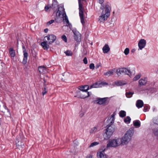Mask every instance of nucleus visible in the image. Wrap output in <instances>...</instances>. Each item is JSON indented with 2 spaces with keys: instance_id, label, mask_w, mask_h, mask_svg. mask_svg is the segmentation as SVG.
<instances>
[{
  "instance_id": "obj_1",
  "label": "nucleus",
  "mask_w": 158,
  "mask_h": 158,
  "mask_svg": "<svg viewBox=\"0 0 158 158\" xmlns=\"http://www.w3.org/2000/svg\"><path fill=\"white\" fill-rule=\"evenodd\" d=\"M114 116V114H113L108 118L106 121L108 123L107 125V127L104 130L105 133L103 135L104 138L105 140L109 139L114 131L115 126L114 124L115 120Z\"/></svg>"
},
{
  "instance_id": "obj_2",
  "label": "nucleus",
  "mask_w": 158,
  "mask_h": 158,
  "mask_svg": "<svg viewBox=\"0 0 158 158\" xmlns=\"http://www.w3.org/2000/svg\"><path fill=\"white\" fill-rule=\"evenodd\" d=\"M114 116V114H113L108 118L106 121L108 123L107 125V127L104 130L105 133L103 135L104 138L105 140L109 139L114 131L115 126L114 124L115 120Z\"/></svg>"
},
{
  "instance_id": "obj_3",
  "label": "nucleus",
  "mask_w": 158,
  "mask_h": 158,
  "mask_svg": "<svg viewBox=\"0 0 158 158\" xmlns=\"http://www.w3.org/2000/svg\"><path fill=\"white\" fill-rule=\"evenodd\" d=\"M111 8L110 4L108 2L104 3L101 6L100 9L102 10V12L99 17L101 22H104L107 19L110 15Z\"/></svg>"
},
{
  "instance_id": "obj_4",
  "label": "nucleus",
  "mask_w": 158,
  "mask_h": 158,
  "mask_svg": "<svg viewBox=\"0 0 158 158\" xmlns=\"http://www.w3.org/2000/svg\"><path fill=\"white\" fill-rule=\"evenodd\" d=\"M134 133V128H131L125 134L124 136L120 139L121 144L124 145L129 142Z\"/></svg>"
},
{
  "instance_id": "obj_5",
  "label": "nucleus",
  "mask_w": 158,
  "mask_h": 158,
  "mask_svg": "<svg viewBox=\"0 0 158 158\" xmlns=\"http://www.w3.org/2000/svg\"><path fill=\"white\" fill-rule=\"evenodd\" d=\"M120 138L114 139L109 140L106 145L107 148L110 147L115 148L121 144Z\"/></svg>"
},
{
  "instance_id": "obj_6",
  "label": "nucleus",
  "mask_w": 158,
  "mask_h": 158,
  "mask_svg": "<svg viewBox=\"0 0 158 158\" xmlns=\"http://www.w3.org/2000/svg\"><path fill=\"white\" fill-rule=\"evenodd\" d=\"M24 137L22 134H20L16 138V147L17 148L20 149L24 146V143L22 140L24 139Z\"/></svg>"
},
{
  "instance_id": "obj_7",
  "label": "nucleus",
  "mask_w": 158,
  "mask_h": 158,
  "mask_svg": "<svg viewBox=\"0 0 158 158\" xmlns=\"http://www.w3.org/2000/svg\"><path fill=\"white\" fill-rule=\"evenodd\" d=\"M132 73L130 69L124 68L120 69L117 71V74L119 76L121 74H124L130 76L132 75Z\"/></svg>"
},
{
  "instance_id": "obj_8",
  "label": "nucleus",
  "mask_w": 158,
  "mask_h": 158,
  "mask_svg": "<svg viewBox=\"0 0 158 158\" xmlns=\"http://www.w3.org/2000/svg\"><path fill=\"white\" fill-rule=\"evenodd\" d=\"M77 96L81 98H85L89 96V93L86 91L80 90L77 92Z\"/></svg>"
},
{
  "instance_id": "obj_9",
  "label": "nucleus",
  "mask_w": 158,
  "mask_h": 158,
  "mask_svg": "<svg viewBox=\"0 0 158 158\" xmlns=\"http://www.w3.org/2000/svg\"><path fill=\"white\" fill-rule=\"evenodd\" d=\"M106 148H103L102 149L99 150L98 152L97 153V156L98 158H108V156L105 154V151Z\"/></svg>"
},
{
  "instance_id": "obj_10",
  "label": "nucleus",
  "mask_w": 158,
  "mask_h": 158,
  "mask_svg": "<svg viewBox=\"0 0 158 158\" xmlns=\"http://www.w3.org/2000/svg\"><path fill=\"white\" fill-rule=\"evenodd\" d=\"M58 6L57 2L55 0H54L53 1L52 5L49 4L45 6L44 9L46 11H47L48 9H50V10H54L55 8H56Z\"/></svg>"
},
{
  "instance_id": "obj_11",
  "label": "nucleus",
  "mask_w": 158,
  "mask_h": 158,
  "mask_svg": "<svg viewBox=\"0 0 158 158\" xmlns=\"http://www.w3.org/2000/svg\"><path fill=\"white\" fill-rule=\"evenodd\" d=\"M48 41V44H50L53 43L56 39V37L53 35H48L45 37Z\"/></svg>"
},
{
  "instance_id": "obj_12",
  "label": "nucleus",
  "mask_w": 158,
  "mask_h": 158,
  "mask_svg": "<svg viewBox=\"0 0 158 158\" xmlns=\"http://www.w3.org/2000/svg\"><path fill=\"white\" fill-rule=\"evenodd\" d=\"M49 79L48 77L47 76H45L44 77L43 79V80L44 81V87L43 89V92L42 93V95L44 96L45 94H46L47 92V91L46 89L47 87L46 86V85L45 84L47 82V80Z\"/></svg>"
},
{
  "instance_id": "obj_13",
  "label": "nucleus",
  "mask_w": 158,
  "mask_h": 158,
  "mask_svg": "<svg viewBox=\"0 0 158 158\" xmlns=\"http://www.w3.org/2000/svg\"><path fill=\"white\" fill-rule=\"evenodd\" d=\"M146 44V40L143 39H141L139 41L138 45L139 49L142 50L144 48Z\"/></svg>"
},
{
  "instance_id": "obj_14",
  "label": "nucleus",
  "mask_w": 158,
  "mask_h": 158,
  "mask_svg": "<svg viewBox=\"0 0 158 158\" xmlns=\"http://www.w3.org/2000/svg\"><path fill=\"white\" fill-rule=\"evenodd\" d=\"M107 98H97V100L96 101L97 102L96 103L99 105H102L106 102V99Z\"/></svg>"
},
{
  "instance_id": "obj_15",
  "label": "nucleus",
  "mask_w": 158,
  "mask_h": 158,
  "mask_svg": "<svg viewBox=\"0 0 158 158\" xmlns=\"http://www.w3.org/2000/svg\"><path fill=\"white\" fill-rule=\"evenodd\" d=\"M61 9H62V12H61V14L63 16H64V15H65V16L64 17V19H63V22H64V21L66 22L67 24H69V21L68 18L65 12L64 11V8L62 7H61Z\"/></svg>"
},
{
  "instance_id": "obj_16",
  "label": "nucleus",
  "mask_w": 158,
  "mask_h": 158,
  "mask_svg": "<svg viewBox=\"0 0 158 158\" xmlns=\"http://www.w3.org/2000/svg\"><path fill=\"white\" fill-rule=\"evenodd\" d=\"M147 82V80L146 78H142L139 80V81L140 85L143 86L146 85Z\"/></svg>"
},
{
  "instance_id": "obj_17",
  "label": "nucleus",
  "mask_w": 158,
  "mask_h": 158,
  "mask_svg": "<svg viewBox=\"0 0 158 158\" xmlns=\"http://www.w3.org/2000/svg\"><path fill=\"white\" fill-rule=\"evenodd\" d=\"M136 106L138 108L142 107L143 106V102L141 100H138L136 102Z\"/></svg>"
},
{
  "instance_id": "obj_18",
  "label": "nucleus",
  "mask_w": 158,
  "mask_h": 158,
  "mask_svg": "<svg viewBox=\"0 0 158 158\" xmlns=\"http://www.w3.org/2000/svg\"><path fill=\"white\" fill-rule=\"evenodd\" d=\"M110 50V48L107 44H106L102 48L103 52L104 53H108Z\"/></svg>"
},
{
  "instance_id": "obj_19",
  "label": "nucleus",
  "mask_w": 158,
  "mask_h": 158,
  "mask_svg": "<svg viewBox=\"0 0 158 158\" xmlns=\"http://www.w3.org/2000/svg\"><path fill=\"white\" fill-rule=\"evenodd\" d=\"M23 55L24 57L22 61V63L23 64H25L27 62V60L28 57V54L26 51H24Z\"/></svg>"
},
{
  "instance_id": "obj_20",
  "label": "nucleus",
  "mask_w": 158,
  "mask_h": 158,
  "mask_svg": "<svg viewBox=\"0 0 158 158\" xmlns=\"http://www.w3.org/2000/svg\"><path fill=\"white\" fill-rule=\"evenodd\" d=\"M89 86L88 85H85L84 86H79L78 87V89L81 91H87L89 89Z\"/></svg>"
},
{
  "instance_id": "obj_21",
  "label": "nucleus",
  "mask_w": 158,
  "mask_h": 158,
  "mask_svg": "<svg viewBox=\"0 0 158 158\" xmlns=\"http://www.w3.org/2000/svg\"><path fill=\"white\" fill-rule=\"evenodd\" d=\"M40 45L42 46L44 50H47L49 48V45L45 41L42 42L40 44Z\"/></svg>"
},
{
  "instance_id": "obj_22",
  "label": "nucleus",
  "mask_w": 158,
  "mask_h": 158,
  "mask_svg": "<svg viewBox=\"0 0 158 158\" xmlns=\"http://www.w3.org/2000/svg\"><path fill=\"white\" fill-rule=\"evenodd\" d=\"M9 53L11 57H14L15 55V50L13 48H10L9 49Z\"/></svg>"
},
{
  "instance_id": "obj_23",
  "label": "nucleus",
  "mask_w": 158,
  "mask_h": 158,
  "mask_svg": "<svg viewBox=\"0 0 158 158\" xmlns=\"http://www.w3.org/2000/svg\"><path fill=\"white\" fill-rule=\"evenodd\" d=\"M134 126L136 127H139L140 126V123L139 120H136L133 122Z\"/></svg>"
},
{
  "instance_id": "obj_24",
  "label": "nucleus",
  "mask_w": 158,
  "mask_h": 158,
  "mask_svg": "<svg viewBox=\"0 0 158 158\" xmlns=\"http://www.w3.org/2000/svg\"><path fill=\"white\" fill-rule=\"evenodd\" d=\"M115 85L118 86L124 85L126 84L125 82L121 81H116L115 82Z\"/></svg>"
},
{
  "instance_id": "obj_25",
  "label": "nucleus",
  "mask_w": 158,
  "mask_h": 158,
  "mask_svg": "<svg viewBox=\"0 0 158 158\" xmlns=\"http://www.w3.org/2000/svg\"><path fill=\"white\" fill-rule=\"evenodd\" d=\"M119 115L120 117L123 118L126 115V112L124 110H121L119 113Z\"/></svg>"
},
{
  "instance_id": "obj_26",
  "label": "nucleus",
  "mask_w": 158,
  "mask_h": 158,
  "mask_svg": "<svg viewBox=\"0 0 158 158\" xmlns=\"http://www.w3.org/2000/svg\"><path fill=\"white\" fill-rule=\"evenodd\" d=\"M80 34H79V35H78L77 36V35H75L74 36V39L77 42H79L81 41V36H80Z\"/></svg>"
},
{
  "instance_id": "obj_27",
  "label": "nucleus",
  "mask_w": 158,
  "mask_h": 158,
  "mask_svg": "<svg viewBox=\"0 0 158 158\" xmlns=\"http://www.w3.org/2000/svg\"><path fill=\"white\" fill-rule=\"evenodd\" d=\"M134 94L133 92L129 91L126 92V95L127 98H130L132 97V95Z\"/></svg>"
},
{
  "instance_id": "obj_28",
  "label": "nucleus",
  "mask_w": 158,
  "mask_h": 158,
  "mask_svg": "<svg viewBox=\"0 0 158 158\" xmlns=\"http://www.w3.org/2000/svg\"><path fill=\"white\" fill-rule=\"evenodd\" d=\"M124 121L125 123L128 124L131 122V118L129 116H127L124 119Z\"/></svg>"
},
{
  "instance_id": "obj_29",
  "label": "nucleus",
  "mask_w": 158,
  "mask_h": 158,
  "mask_svg": "<svg viewBox=\"0 0 158 158\" xmlns=\"http://www.w3.org/2000/svg\"><path fill=\"white\" fill-rule=\"evenodd\" d=\"M153 133L155 136L158 137V127L153 129Z\"/></svg>"
},
{
  "instance_id": "obj_30",
  "label": "nucleus",
  "mask_w": 158,
  "mask_h": 158,
  "mask_svg": "<svg viewBox=\"0 0 158 158\" xmlns=\"http://www.w3.org/2000/svg\"><path fill=\"white\" fill-rule=\"evenodd\" d=\"M113 72L112 70H110L104 73V75L109 77L113 74Z\"/></svg>"
},
{
  "instance_id": "obj_31",
  "label": "nucleus",
  "mask_w": 158,
  "mask_h": 158,
  "mask_svg": "<svg viewBox=\"0 0 158 158\" xmlns=\"http://www.w3.org/2000/svg\"><path fill=\"white\" fill-rule=\"evenodd\" d=\"M64 53L67 56H71L73 55V53L72 51L69 50H67L65 51Z\"/></svg>"
},
{
  "instance_id": "obj_32",
  "label": "nucleus",
  "mask_w": 158,
  "mask_h": 158,
  "mask_svg": "<svg viewBox=\"0 0 158 158\" xmlns=\"http://www.w3.org/2000/svg\"><path fill=\"white\" fill-rule=\"evenodd\" d=\"M150 109V106L148 105H144L143 111L144 112H147L148 110Z\"/></svg>"
},
{
  "instance_id": "obj_33",
  "label": "nucleus",
  "mask_w": 158,
  "mask_h": 158,
  "mask_svg": "<svg viewBox=\"0 0 158 158\" xmlns=\"http://www.w3.org/2000/svg\"><path fill=\"white\" fill-rule=\"evenodd\" d=\"M81 0H78L79 4V10H83V7L82 5L81 4Z\"/></svg>"
},
{
  "instance_id": "obj_34",
  "label": "nucleus",
  "mask_w": 158,
  "mask_h": 158,
  "mask_svg": "<svg viewBox=\"0 0 158 158\" xmlns=\"http://www.w3.org/2000/svg\"><path fill=\"white\" fill-rule=\"evenodd\" d=\"M97 131V128L96 127H94L92 128L90 131V133L92 134L96 132Z\"/></svg>"
},
{
  "instance_id": "obj_35",
  "label": "nucleus",
  "mask_w": 158,
  "mask_h": 158,
  "mask_svg": "<svg viewBox=\"0 0 158 158\" xmlns=\"http://www.w3.org/2000/svg\"><path fill=\"white\" fill-rule=\"evenodd\" d=\"M141 76V75L140 74H138L136 75L133 79V81H136L138 80L140 77Z\"/></svg>"
},
{
  "instance_id": "obj_36",
  "label": "nucleus",
  "mask_w": 158,
  "mask_h": 158,
  "mask_svg": "<svg viewBox=\"0 0 158 158\" xmlns=\"http://www.w3.org/2000/svg\"><path fill=\"white\" fill-rule=\"evenodd\" d=\"M99 144V143L98 142H94L92 143L89 146V148H91L92 147H93L94 146L98 145Z\"/></svg>"
},
{
  "instance_id": "obj_37",
  "label": "nucleus",
  "mask_w": 158,
  "mask_h": 158,
  "mask_svg": "<svg viewBox=\"0 0 158 158\" xmlns=\"http://www.w3.org/2000/svg\"><path fill=\"white\" fill-rule=\"evenodd\" d=\"M61 7H59V9H61V11H62V9H61ZM62 11H61L59 10H58L56 13V16H57L60 17L61 15V14Z\"/></svg>"
},
{
  "instance_id": "obj_38",
  "label": "nucleus",
  "mask_w": 158,
  "mask_h": 158,
  "mask_svg": "<svg viewBox=\"0 0 158 158\" xmlns=\"http://www.w3.org/2000/svg\"><path fill=\"white\" fill-rule=\"evenodd\" d=\"M124 53L126 55H127L129 53V49L128 48H126L125 49Z\"/></svg>"
},
{
  "instance_id": "obj_39",
  "label": "nucleus",
  "mask_w": 158,
  "mask_h": 158,
  "mask_svg": "<svg viewBox=\"0 0 158 158\" xmlns=\"http://www.w3.org/2000/svg\"><path fill=\"white\" fill-rule=\"evenodd\" d=\"M62 40L64 41L65 42H67V38L66 36L65 35H63L61 37Z\"/></svg>"
},
{
  "instance_id": "obj_40",
  "label": "nucleus",
  "mask_w": 158,
  "mask_h": 158,
  "mask_svg": "<svg viewBox=\"0 0 158 158\" xmlns=\"http://www.w3.org/2000/svg\"><path fill=\"white\" fill-rule=\"evenodd\" d=\"M79 15L80 17H84L83 10H79Z\"/></svg>"
},
{
  "instance_id": "obj_41",
  "label": "nucleus",
  "mask_w": 158,
  "mask_h": 158,
  "mask_svg": "<svg viewBox=\"0 0 158 158\" xmlns=\"http://www.w3.org/2000/svg\"><path fill=\"white\" fill-rule=\"evenodd\" d=\"M89 68L92 70H94L95 68V66L94 64L91 63L90 64L89 66Z\"/></svg>"
},
{
  "instance_id": "obj_42",
  "label": "nucleus",
  "mask_w": 158,
  "mask_h": 158,
  "mask_svg": "<svg viewBox=\"0 0 158 158\" xmlns=\"http://www.w3.org/2000/svg\"><path fill=\"white\" fill-rule=\"evenodd\" d=\"M73 33L74 34V35H79V34H80L76 30H73Z\"/></svg>"
},
{
  "instance_id": "obj_43",
  "label": "nucleus",
  "mask_w": 158,
  "mask_h": 158,
  "mask_svg": "<svg viewBox=\"0 0 158 158\" xmlns=\"http://www.w3.org/2000/svg\"><path fill=\"white\" fill-rule=\"evenodd\" d=\"M81 23L83 25L85 23L84 17H80Z\"/></svg>"
},
{
  "instance_id": "obj_44",
  "label": "nucleus",
  "mask_w": 158,
  "mask_h": 158,
  "mask_svg": "<svg viewBox=\"0 0 158 158\" xmlns=\"http://www.w3.org/2000/svg\"><path fill=\"white\" fill-rule=\"evenodd\" d=\"M153 122L155 124L158 125V118H155L153 120Z\"/></svg>"
},
{
  "instance_id": "obj_45",
  "label": "nucleus",
  "mask_w": 158,
  "mask_h": 158,
  "mask_svg": "<svg viewBox=\"0 0 158 158\" xmlns=\"http://www.w3.org/2000/svg\"><path fill=\"white\" fill-rule=\"evenodd\" d=\"M54 22V20H51L47 23V25H49Z\"/></svg>"
},
{
  "instance_id": "obj_46",
  "label": "nucleus",
  "mask_w": 158,
  "mask_h": 158,
  "mask_svg": "<svg viewBox=\"0 0 158 158\" xmlns=\"http://www.w3.org/2000/svg\"><path fill=\"white\" fill-rule=\"evenodd\" d=\"M83 61L85 64H87V60L86 57H85L83 59Z\"/></svg>"
},
{
  "instance_id": "obj_47",
  "label": "nucleus",
  "mask_w": 158,
  "mask_h": 158,
  "mask_svg": "<svg viewBox=\"0 0 158 158\" xmlns=\"http://www.w3.org/2000/svg\"><path fill=\"white\" fill-rule=\"evenodd\" d=\"M43 68H44V70L45 71H46L45 72L44 71V72H46V67H45L44 66H40V70H41V69H43ZM41 72V71L40 70V72Z\"/></svg>"
},
{
  "instance_id": "obj_48",
  "label": "nucleus",
  "mask_w": 158,
  "mask_h": 158,
  "mask_svg": "<svg viewBox=\"0 0 158 158\" xmlns=\"http://www.w3.org/2000/svg\"><path fill=\"white\" fill-rule=\"evenodd\" d=\"M99 3L101 4V6L102 5V4H104V3H103L104 0H99Z\"/></svg>"
},
{
  "instance_id": "obj_49",
  "label": "nucleus",
  "mask_w": 158,
  "mask_h": 158,
  "mask_svg": "<svg viewBox=\"0 0 158 158\" xmlns=\"http://www.w3.org/2000/svg\"><path fill=\"white\" fill-rule=\"evenodd\" d=\"M101 65V63H99L96 65L95 68L96 69H98L99 66Z\"/></svg>"
},
{
  "instance_id": "obj_50",
  "label": "nucleus",
  "mask_w": 158,
  "mask_h": 158,
  "mask_svg": "<svg viewBox=\"0 0 158 158\" xmlns=\"http://www.w3.org/2000/svg\"><path fill=\"white\" fill-rule=\"evenodd\" d=\"M96 84H94L93 85H91L90 86V88H96L97 87L95 86V85H96Z\"/></svg>"
},
{
  "instance_id": "obj_51",
  "label": "nucleus",
  "mask_w": 158,
  "mask_h": 158,
  "mask_svg": "<svg viewBox=\"0 0 158 158\" xmlns=\"http://www.w3.org/2000/svg\"><path fill=\"white\" fill-rule=\"evenodd\" d=\"M84 113L82 112L80 114V116L81 118L84 115Z\"/></svg>"
},
{
  "instance_id": "obj_52",
  "label": "nucleus",
  "mask_w": 158,
  "mask_h": 158,
  "mask_svg": "<svg viewBox=\"0 0 158 158\" xmlns=\"http://www.w3.org/2000/svg\"><path fill=\"white\" fill-rule=\"evenodd\" d=\"M48 31V28H46L44 30V31L45 33H47Z\"/></svg>"
},
{
  "instance_id": "obj_53",
  "label": "nucleus",
  "mask_w": 158,
  "mask_h": 158,
  "mask_svg": "<svg viewBox=\"0 0 158 158\" xmlns=\"http://www.w3.org/2000/svg\"><path fill=\"white\" fill-rule=\"evenodd\" d=\"M23 49V52H24V51H26V49L25 47V46L24 45H23L22 46Z\"/></svg>"
},
{
  "instance_id": "obj_54",
  "label": "nucleus",
  "mask_w": 158,
  "mask_h": 158,
  "mask_svg": "<svg viewBox=\"0 0 158 158\" xmlns=\"http://www.w3.org/2000/svg\"><path fill=\"white\" fill-rule=\"evenodd\" d=\"M4 108H5L7 110V111H8V112H9V110L5 106H4Z\"/></svg>"
},
{
  "instance_id": "obj_55",
  "label": "nucleus",
  "mask_w": 158,
  "mask_h": 158,
  "mask_svg": "<svg viewBox=\"0 0 158 158\" xmlns=\"http://www.w3.org/2000/svg\"><path fill=\"white\" fill-rule=\"evenodd\" d=\"M135 49H133L131 50V52H134L135 51Z\"/></svg>"
},
{
  "instance_id": "obj_56",
  "label": "nucleus",
  "mask_w": 158,
  "mask_h": 158,
  "mask_svg": "<svg viewBox=\"0 0 158 158\" xmlns=\"http://www.w3.org/2000/svg\"><path fill=\"white\" fill-rule=\"evenodd\" d=\"M104 84L105 85H107L108 84L106 82H104Z\"/></svg>"
},
{
  "instance_id": "obj_57",
  "label": "nucleus",
  "mask_w": 158,
  "mask_h": 158,
  "mask_svg": "<svg viewBox=\"0 0 158 158\" xmlns=\"http://www.w3.org/2000/svg\"><path fill=\"white\" fill-rule=\"evenodd\" d=\"M18 40H17V47H18Z\"/></svg>"
},
{
  "instance_id": "obj_58",
  "label": "nucleus",
  "mask_w": 158,
  "mask_h": 158,
  "mask_svg": "<svg viewBox=\"0 0 158 158\" xmlns=\"http://www.w3.org/2000/svg\"><path fill=\"white\" fill-rule=\"evenodd\" d=\"M39 5V2H38L37 3V4L36 5V6L37 7V6H38Z\"/></svg>"
},
{
  "instance_id": "obj_59",
  "label": "nucleus",
  "mask_w": 158,
  "mask_h": 158,
  "mask_svg": "<svg viewBox=\"0 0 158 158\" xmlns=\"http://www.w3.org/2000/svg\"><path fill=\"white\" fill-rule=\"evenodd\" d=\"M91 157H92V156H90L89 157V158H91Z\"/></svg>"
},
{
  "instance_id": "obj_60",
  "label": "nucleus",
  "mask_w": 158,
  "mask_h": 158,
  "mask_svg": "<svg viewBox=\"0 0 158 158\" xmlns=\"http://www.w3.org/2000/svg\"><path fill=\"white\" fill-rule=\"evenodd\" d=\"M40 68V66H39V67H38V68Z\"/></svg>"
}]
</instances>
